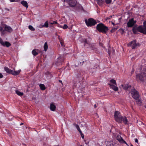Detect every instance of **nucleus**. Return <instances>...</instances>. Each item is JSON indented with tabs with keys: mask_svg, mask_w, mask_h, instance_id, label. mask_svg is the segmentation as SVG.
<instances>
[{
	"mask_svg": "<svg viewBox=\"0 0 146 146\" xmlns=\"http://www.w3.org/2000/svg\"><path fill=\"white\" fill-rule=\"evenodd\" d=\"M39 27L41 28H43V27H45V26H44V25H39Z\"/></svg>",
	"mask_w": 146,
	"mask_h": 146,
	"instance_id": "79ce46f5",
	"label": "nucleus"
},
{
	"mask_svg": "<svg viewBox=\"0 0 146 146\" xmlns=\"http://www.w3.org/2000/svg\"><path fill=\"white\" fill-rule=\"evenodd\" d=\"M3 28L2 27L0 26V32H1V31H3Z\"/></svg>",
	"mask_w": 146,
	"mask_h": 146,
	"instance_id": "37998d69",
	"label": "nucleus"
},
{
	"mask_svg": "<svg viewBox=\"0 0 146 146\" xmlns=\"http://www.w3.org/2000/svg\"><path fill=\"white\" fill-rule=\"evenodd\" d=\"M114 144L112 141H108L106 143L107 146H114Z\"/></svg>",
	"mask_w": 146,
	"mask_h": 146,
	"instance_id": "6ab92c4d",
	"label": "nucleus"
},
{
	"mask_svg": "<svg viewBox=\"0 0 146 146\" xmlns=\"http://www.w3.org/2000/svg\"><path fill=\"white\" fill-rule=\"evenodd\" d=\"M111 1L112 0H106V2L107 4H109L111 2Z\"/></svg>",
	"mask_w": 146,
	"mask_h": 146,
	"instance_id": "473e14b6",
	"label": "nucleus"
},
{
	"mask_svg": "<svg viewBox=\"0 0 146 146\" xmlns=\"http://www.w3.org/2000/svg\"><path fill=\"white\" fill-rule=\"evenodd\" d=\"M29 29L33 31H35V28L31 25H30L29 26Z\"/></svg>",
	"mask_w": 146,
	"mask_h": 146,
	"instance_id": "393cba45",
	"label": "nucleus"
},
{
	"mask_svg": "<svg viewBox=\"0 0 146 146\" xmlns=\"http://www.w3.org/2000/svg\"><path fill=\"white\" fill-rule=\"evenodd\" d=\"M144 69V70L143 71V72L137 75L136 79L137 81H144V78H146V68H145Z\"/></svg>",
	"mask_w": 146,
	"mask_h": 146,
	"instance_id": "20e7f679",
	"label": "nucleus"
},
{
	"mask_svg": "<svg viewBox=\"0 0 146 146\" xmlns=\"http://www.w3.org/2000/svg\"><path fill=\"white\" fill-rule=\"evenodd\" d=\"M76 75L77 78H79L81 77V76L80 72L79 73L78 72L77 74H76Z\"/></svg>",
	"mask_w": 146,
	"mask_h": 146,
	"instance_id": "7c9ffc66",
	"label": "nucleus"
},
{
	"mask_svg": "<svg viewBox=\"0 0 146 146\" xmlns=\"http://www.w3.org/2000/svg\"><path fill=\"white\" fill-rule=\"evenodd\" d=\"M91 39L90 37H88V38L83 39V41L84 42V46H86L87 44L89 46H91Z\"/></svg>",
	"mask_w": 146,
	"mask_h": 146,
	"instance_id": "1a4fd4ad",
	"label": "nucleus"
},
{
	"mask_svg": "<svg viewBox=\"0 0 146 146\" xmlns=\"http://www.w3.org/2000/svg\"><path fill=\"white\" fill-rule=\"evenodd\" d=\"M11 2H14L15 1V0H10Z\"/></svg>",
	"mask_w": 146,
	"mask_h": 146,
	"instance_id": "de8ad7c7",
	"label": "nucleus"
},
{
	"mask_svg": "<svg viewBox=\"0 0 146 146\" xmlns=\"http://www.w3.org/2000/svg\"><path fill=\"white\" fill-rule=\"evenodd\" d=\"M96 29L100 32L106 33L108 30V28L102 23L98 24L96 26Z\"/></svg>",
	"mask_w": 146,
	"mask_h": 146,
	"instance_id": "7ed1b4c3",
	"label": "nucleus"
},
{
	"mask_svg": "<svg viewBox=\"0 0 146 146\" xmlns=\"http://www.w3.org/2000/svg\"><path fill=\"white\" fill-rule=\"evenodd\" d=\"M23 123H20V125H23Z\"/></svg>",
	"mask_w": 146,
	"mask_h": 146,
	"instance_id": "8fccbe9b",
	"label": "nucleus"
},
{
	"mask_svg": "<svg viewBox=\"0 0 146 146\" xmlns=\"http://www.w3.org/2000/svg\"><path fill=\"white\" fill-rule=\"evenodd\" d=\"M62 28L63 29H65L68 28V26L66 24H64Z\"/></svg>",
	"mask_w": 146,
	"mask_h": 146,
	"instance_id": "2f4dec72",
	"label": "nucleus"
},
{
	"mask_svg": "<svg viewBox=\"0 0 146 146\" xmlns=\"http://www.w3.org/2000/svg\"><path fill=\"white\" fill-rule=\"evenodd\" d=\"M86 25L88 27H92L95 25L97 23L96 21L93 18H89L85 20Z\"/></svg>",
	"mask_w": 146,
	"mask_h": 146,
	"instance_id": "423d86ee",
	"label": "nucleus"
},
{
	"mask_svg": "<svg viewBox=\"0 0 146 146\" xmlns=\"http://www.w3.org/2000/svg\"><path fill=\"white\" fill-rule=\"evenodd\" d=\"M59 82H60L62 83V81L60 80H59Z\"/></svg>",
	"mask_w": 146,
	"mask_h": 146,
	"instance_id": "3c124183",
	"label": "nucleus"
},
{
	"mask_svg": "<svg viewBox=\"0 0 146 146\" xmlns=\"http://www.w3.org/2000/svg\"><path fill=\"white\" fill-rule=\"evenodd\" d=\"M3 77V75L2 74L0 73V79L2 78Z\"/></svg>",
	"mask_w": 146,
	"mask_h": 146,
	"instance_id": "c03bdc74",
	"label": "nucleus"
},
{
	"mask_svg": "<svg viewBox=\"0 0 146 146\" xmlns=\"http://www.w3.org/2000/svg\"><path fill=\"white\" fill-rule=\"evenodd\" d=\"M3 42L1 38L0 37V43L2 45Z\"/></svg>",
	"mask_w": 146,
	"mask_h": 146,
	"instance_id": "e433bc0d",
	"label": "nucleus"
},
{
	"mask_svg": "<svg viewBox=\"0 0 146 146\" xmlns=\"http://www.w3.org/2000/svg\"><path fill=\"white\" fill-rule=\"evenodd\" d=\"M133 98L135 100H137L140 97L139 92L135 88L131 90L130 91Z\"/></svg>",
	"mask_w": 146,
	"mask_h": 146,
	"instance_id": "0eeeda50",
	"label": "nucleus"
},
{
	"mask_svg": "<svg viewBox=\"0 0 146 146\" xmlns=\"http://www.w3.org/2000/svg\"><path fill=\"white\" fill-rule=\"evenodd\" d=\"M76 128L79 131V132H80V133H81L82 131L80 130L78 125H76Z\"/></svg>",
	"mask_w": 146,
	"mask_h": 146,
	"instance_id": "cd10ccee",
	"label": "nucleus"
},
{
	"mask_svg": "<svg viewBox=\"0 0 146 146\" xmlns=\"http://www.w3.org/2000/svg\"><path fill=\"white\" fill-rule=\"evenodd\" d=\"M144 27L140 25L138 27H134L132 28V31L134 34H137L138 31L144 34H146V22H144L143 23Z\"/></svg>",
	"mask_w": 146,
	"mask_h": 146,
	"instance_id": "f03ea898",
	"label": "nucleus"
},
{
	"mask_svg": "<svg viewBox=\"0 0 146 146\" xmlns=\"http://www.w3.org/2000/svg\"><path fill=\"white\" fill-rule=\"evenodd\" d=\"M4 69L8 74L13 75V76H17L19 75L21 71V70L17 71H13L6 66L4 67Z\"/></svg>",
	"mask_w": 146,
	"mask_h": 146,
	"instance_id": "39448f33",
	"label": "nucleus"
},
{
	"mask_svg": "<svg viewBox=\"0 0 146 146\" xmlns=\"http://www.w3.org/2000/svg\"><path fill=\"white\" fill-rule=\"evenodd\" d=\"M80 133V134L81 137H82V138L83 139L84 138V134L82 133V132H81V133Z\"/></svg>",
	"mask_w": 146,
	"mask_h": 146,
	"instance_id": "ea45409f",
	"label": "nucleus"
},
{
	"mask_svg": "<svg viewBox=\"0 0 146 146\" xmlns=\"http://www.w3.org/2000/svg\"><path fill=\"white\" fill-rule=\"evenodd\" d=\"M56 108V106L54 104L52 103L50 104V109L51 111H55Z\"/></svg>",
	"mask_w": 146,
	"mask_h": 146,
	"instance_id": "dca6fc26",
	"label": "nucleus"
},
{
	"mask_svg": "<svg viewBox=\"0 0 146 146\" xmlns=\"http://www.w3.org/2000/svg\"><path fill=\"white\" fill-rule=\"evenodd\" d=\"M71 0H64V1L68 3L69 2H70Z\"/></svg>",
	"mask_w": 146,
	"mask_h": 146,
	"instance_id": "a19ab883",
	"label": "nucleus"
},
{
	"mask_svg": "<svg viewBox=\"0 0 146 146\" xmlns=\"http://www.w3.org/2000/svg\"><path fill=\"white\" fill-rule=\"evenodd\" d=\"M117 139L119 142L121 143H123L128 145L126 142L120 136H117Z\"/></svg>",
	"mask_w": 146,
	"mask_h": 146,
	"instance_id": "f8f14e48",
	"label": "nucleus"
},
{
	"mask_svg": "<svg viewBox=\"0 0 146 146\" xmlns=\"http://www.w3.org/2000/svg\"><path fill=\"white\" fill-rule=\"evenodd\" d=\"M80 146H82V145H80Z\"/></svg>",
	"mask_w": 146,
	"mask_h": 146,
	"instance_id": "864d4df0",
	"label": "nucleus"
},
{
	"mask_svg": "<svg viewBox=\"0 0 146 146\" xmlns=\"http://www.w3.org/2000/svg\"><path fill=\"white\" fill-rule=\"evenodd\" d=\"M32 53L35 56L37 55L38 54V53L36 51L35 49H34L32 50Z\"/></svg>",
	"mask_w": 146,
	"mask_h": 146,
	"instance_id": "5701e85b",
	"label": "nucleus"
},
{
	"mask_svg": "<svg viewBox=\"0 0 146 146\" xmlns=\"http://www.w3.org/2000/svg\"><path fill=\"white\" fill-rule=\"evenodd\" d=\"M21 3L24 7H26L27 8H28V3L26 1H23L21 2Z\"/></svg>",
	"mask_w": 146,
	"mask_h": 146,
	"instance_id": "a211bd4d",
	"label": "nucleus"
},
{
	"mask_svg": "<svg viewBox=\"0 0 146 146\" xmlns=\"http://www.w3.org/2000/svg\"><path fill=\"white\" fill-rule=\"evenodd\" d=\"M4 28L6 31L9 33H11L13 31V30L9 26L5 25Z\"/></svg>",
	"mask_w": 146,
	"mask_h": 146,
	"instance_id": "ddd939ff",
	"label": "nucleus"
},
{
	"mask_svg": "<svg viewBox=\"0 0 146 146\" xmlns=\"http://www.w3.org/2000/svg\"><path fill=\"white\" fill-rule=\"evenodd\" d=\"M135 139V142L136 143H138V139H137L136 138V139Z\"/></svg>",
	"mask_w": 146,
	"mask_h": 146,
	"instance_id": "49530a36",
	"label": "nucleus"
},
{
	"mask_svg": "<svg viewBox=\"0 0 146 146\" xmlns=\"http://www.w3.org/2000/svg\"><path fill=\"white\" fill-rule=\"evenodd\" d=\"M73 87H76L77 86V84L78 83L77 82H76L75 80L73 81Z\"/></svg>",
	"mask_w": 146,
	"mask_h": 146,
	"instance_id": "b1692460",
	"label": "nucleus"
},
{
	"mask_svg": "<svg viewBox=\"0 0 146 146\" xmlns=\"http://www.w3.org/2000/svg\"><path fill=\"white\" fill-rule=\"evenodd\" d=\"M108 85H109L110 88L113 90L114 91H117L118 90V88L114 85L111 83L108 84Z\"/></svg>",
	"mask_w": 146,
	"mask_h": 146,
	"instance_id": "2eb2a0df",
	"label": "nucleus"
},
{
	"mask_svg": "<svg viewBox=\"0 0 146 146\" xmlns=\"http://www.w3.org/2000/svg\"><path fill=\"white\" fill-rule=\"evenodd\" d=\"M119 30L121 35H122L124 33V30L123 29H121Z\"/></svg>",
	"mask_w": 146,
	"mask_h": 146,
	"instance_id": "c756f323",
	"label": "nucleus"
},
{
	"mask_svg": "<svg viewBox=\"0 0 146 146\" xmlns=\"http://www.w3.org/2000/svg\"><path fill=\"white\" fill-rule=\"evenodd\" d=\"M110 82L111 83L115 84L116 85H117V84L116 82L115 81L114 79H111L110 81Z\"/></svg>",
	"mask_w": 146,
	"mask_h": 146,
	"instance_id": "a878e982",
	"label": "nucleus"
},
{
	"mask_svg": "<svg viewBox=\"0 0 146 146\" xmlns=\"http://www.w3.org/2000/svg\"><path fill=\"white\" fill-rule=\"evenodd\" d=\"M136 22L134 21L133 18L130 19L127 23V25L128 27H133Z\"/></svg>",
	"mask_w": 146,
	"mask_h": 146,
	"instance_id": "9d476101",
	"label": "nucleus"
},
{
	"mask_svg": "<svg viewBox=\"0 0 146 146\" xmlns=\"http://www.w3.org/2000/svg\"><path fill=\"white\" fill-rule=\"evenodd\" d=\"M114 116L115 120L117 122L121 123L123 121L125 125L127 124L128 121L127 117L125 116L123 117L118 111H115Z\"/></svg>",
	"mask_w": 146,
	"mask_h": 146,
	"instance_id": "f257e3e1",
	"label": "nucleus"
},
{
	"mask_svg": "<svg viewBox=\"0 0 146 146\" xmlns=\"http://www.w3.org/2000/svg\"><path fill=\"white\" fill-rule=\"evenodd\" d=\"M44 25L45 27L47 28L48 27V21H46L45 22Z\"/></svg>",
	"mask_w": 146,
	"mask_h": 146,
	"instance_id": "c85d7f7f",
	"label": "nucleus"
},
{
	"mask_svg": "<svg viewBox=\"0 0 146 146\" xmlns=\"http://www.w3.org/2000/svg\"><path fill=\"white\" fill-rule=\"evenodd\" d=\"M6 31L5 29L4 30L3 29V31L1 32L2 36L4 35L6 33Z\"/></svg>",
	"mask_w": 146,
	"mask_h": 146,
	"instance_id": "bb28decb",
	"label": "nucleus"
},
{
	"mask_svg": "<svg viewBox=\"0 0 146 146\" xmlns=\"http://www.w3.org/2000/svg\"><path fill=\"white\" fill-rule=\"evenodd\" d=\"M130 146H133V145L132 144H131Z\"/></svg>",
	"mask_w": 146,
	"mask_h": 146,
	"instance_id": "603ef678",
	"label": "nucleus"
},
{
	"mask_svg": "<svg viewBox=\"0 0 146 146\" xmlns=\"http://www.w3.org/2000/svg\"><path fill=\"white\" fill-rule=\"evenodd\" d=\"M2 45L4 46L8 47L11 45V44L8 42L5 41L4 42H3Z\"/></svg>",
	"mask_w": 146,
	"mask_h": 146,
	"instance_id": "f3484780",
	"label": "nucleus"
},
{
	"mask_svg": "<svg viewBox=\"0 0 146 146\" xmlns=\"http://www.w3.org/2000/svg\"><path fill=\"white\" fill-rule=\"evenodd\" d=\"M84 141L85 142V143L86 145H88L89 143V142L88 141H86L85 140H84Z\"/></svg>",
	"mask_w": 146,
	"mask_h": 146,
	"instance_id": "a18cd8bd",
	"label": "nucleus"
},
{
	"mask_svg": "<svg viewBox=\"0 0 146 146\" xmlns=\"http://www.w3.org/2000/svg\"><path fill=\"white\" fill-rule=\"evenodd\" d=\"M60 43L61 44L62 46H63L64 45V42L63 41L61 40L60 39Z\"/></svg>",
	"mask_w": 146,
	"mask_h": 146,
	"instance_id": "58836bf2",
	"label": "nucleus"
},
{
	"mask_svg": "<svg viewBox=\"0 0 146 146\" xmlns=\"http://www.w3.org/2000/svg\"><path fill=\"white\" fill-rule=\"evenodd\" d=\"M137 41L136 40H134L131 42L130 43L131 46L132 48L133 49H135L137 46H139L140 45L139 42L136 43Z\"/></svg>",
	"mask_w": 146,
	"mask_h": 146,
	"instance_id": "6e6552de",
	"label": "nucleus"
},
{
	"mask_svg": "<svg viewBox=\"0 0 146 146\" xmlns=\"http://www.w3.org/2000/svg\"><path fill=\"white\" fill-rule=\"evenodd\" d=\"M121 86L123 89L125 90L129 91L131 89V86L128 84H122Z\"/></svg>",
	"mask_w": 146,
	"mask_h": 146,
	"instance_id": "9b49d317",
	"label": "nucleus"
},
{
	"mask_svg": "<svg viewBox=\"0 0 146 146\" xmlns=\"http://www.w3.org/2000/svg\"><path fill=\"white\" fill-rule=\"evenodd\" d=\"M136 103L137 104H139L140 105L141 104V101H136Z\"/></svg>",
	"mask_w": 146,
	"mask_h": 146,
	"instance_id": "4c0bfd02",
	"label": "nucleus"
},
{
	"mask_svg": "<svg viewBox=\"0 0 146 146\" xmlns=\"http://www.w3.org/2000/svg\"><path fill=\"white\" fill-rule=\"evenodd\" d=\"M50 24H51V25H53L54 24H58V23H57V21H54L53 22H51Z\"/></svg>",
	"mask_w": 146,
	"mask_h": 146,
	"instance_id": "72a5a7b5",
	"label": "nucleus"
},
{
	"mask_svg": "<svg viewBox=\"0 0 146 146\" xmlns=\"http://www.w3.org/2000/svg\"><path fill=\"white\" fill-rule=\"evenodd\" d=\"M15 92L19 96H21L23 95V92H20L17 90H16Z\"/></svg>",
	"mask_w": 146,
	"mask_h": 146,
	"instance_id": "aec40b11",
	"label": "nucleus"
},
{
	"mask_svg": "<svg viewBox=\"0 0 146 146\" xmlns=\"http://www.w3.org/2000/svg\"><path fill=\"white\" fill-rule=\"evenodd\" d=\"M7 134L9 135V137H10L11 136V134L10 132L9 131H7Z\"/></svg>",
	"mask_w": 146,
	"mask_h": 146,
	"instance_id": "c9c22d12",
	"label": "nucleus"
},
{
	"mask_svg": "<svg viewBox=\"0 0 146 146\" xmlns=\"http://www.w3.org/2000/svg\"><path fill=\"white\" fill-rule=\"evenodd\" d=\"M77 1L76 0H72L70 2L68 3L70 6L71 7H75Z\"/></svg>",
	"mask_w": 146,
	"mask_h": 146,
	"instance_id": "4468645a",
	"label": "nucleus"
},
{
	"mask_svg": "<svg viewBox=\"0 0 146 146\" xmlns=\"http://www.w3.org/2000/svg\"><path fill=\"white\" fill-rule=\"evenodd\" d=\"M48 48V46L47 42H45L44 44V50L45 51H46Z\"/></svg>",
	"mask_w": 146,
	"mask_h": 146,
	"instance_id": "4be33fe9",
	"label": "nucleus"
},
{
	"mask_svg": "<svg viewBox=\"0 0 146 146\" xmlns=\"http://www.w3.org/2000/svg\"><path fill=\"white\" fill-rule=\"evenodd\" d=\"M94 107L95 108H96L97 107V106L96 104L94 105Z\"/></svg>",
	"mask_w": 146,
	"mask_h": 146,
	"instance_id": "09e8293b",
	"label": "nucleus"
},
{
	"mask_svg": "<svg viewBox=\"0 0 146 146\" xmlns=\"http://www.w3.org/2000/svg\"><path fill=\"white\" fill-rule=\"evenodd\" d=\"M98 64H95V65L94 66L93 68V69L96 68H97V67H98Z\"/></svg>",
	"mask_w": 146,
	"mask_h": 146,
	"instance_id": "f704fd0d",
	"label": "nucleus"
},
{
	"mask_svg": "<svg viewBox=\"0 0 146 146\" xmlns=\"http://www.w3.org/2000/svg\"><path fill=\"white\" fill-rule=\"evenodd\" d=\"M39 86L41 90H44L46 89L45 86L44 84H40L39 85Z\"/></svg>",
	"mask_w": 146,
	"mask_h": 146,
	"instance_id": "412c9836",
	"label": "nucleus"
}]
</instances>
